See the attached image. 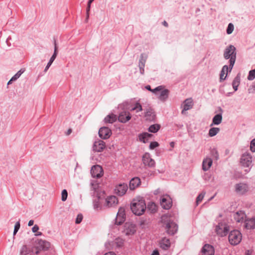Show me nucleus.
Segmentation results:
<instances>
[{
	"mask_svg": "<svg viewBox=\"0 0 255 255\" xmlns=\"http://www.w3.org/2000/svg\"><path fill=\"white\" fill-rule=\"evenodd\" d=\"M135 225L131 223H126L125 225L124 233L127 236L133 235L136 232Z\"/></svg>",
	"mask_w": 255,
	"mask_h": 255,
	"instance_id": "nucleus-7",
	"label": "nucleus"
},
{
	"mask_svg": "<svg viewBox=\"0 0 255 255\" xmlns=\"http://www.w3.org/2000/svg\"><path fill=\"white\" fill-rule=\"evenodd\" d=\"M236 59V56H232L230 58V68L231 70L232 69Z\"/></svg>",
	"mask_w": 255,
	"mask_h": 255,
	"instance_id": "nucleus-44",
	"label": "nucleus"
},
{
	"mask_svg": "<svg viewBox=\"0 0 255 255\" xmlns=\"http://www.w3.org/2000/svg\"><path fill=\"white\" fill-rule=\"evenodd\" d=\"M34 253L33 246L23 245L20 250V255H32Z\"/></svg>",
	"mask_w": 255,
	"mask_h": 255,
	"instance_id": "nucleus-10",
	"label": "nucleus"
},
{
	"mask_svg": "<svg viewBox=\"0 0 255 255\" xmlns=\"http://www.w3.org/2000/svg\"><path fill=\"white\" fill-rule=\"evenodd\" d=\"M145 88L147 90H149V91H151V92H153L154 93H156V92L157 91H160V90H161L162 89V86H159L156 87V88H155L154 89H151L150 86L149 85H147V86H146L145 87Z\"/></svg>",
	"mask_w": 255,
	"mask_h": 255,
	"instance_id": "nucleus-37",
	"label": "nucleus"
},
{
	"mask_svg": "<svg viewBox=\"0 0 255 255\" xmlns=\"http://www.w3.org/2000/svg\"><path fill=\"white\" fill-rule=\"evenodd\" d=\"M166 229L169 234L174 235L177 232L178 228L175 223L169 222L166 224Z\"/></svg>",
	"mask_w": 255,
	"mask_h": 255,
	"instance_id": "nucleus-18",
	"label": "nucleus"
},
{
	"mask_svg": "<svg viewBox=\"0 0 255 255\" xmlns=\"http://www.w3.org/2000/svg\"><path fill=\"white\" fill-rule=\"evenodd\" d=\"M152 136V134L147 132H144L139 135V140L144 143L146 142L149 138Z\"/></svg>",
	"mask_w": 255,
	"mask_h": 255,
	"instance_id": "nucleus-27",
	"label": "nucleus"
},
{
	"mask_svg": "<svg viewBox=\"0 0 255 255\" xmlns=\"http://www.w3.org/2000/svg\"><path fill=\"white\" fill-rule=\"evenodd\" d=\"M214 248L209 244L205 245L201 250L202 255H214Z\"/></svg>",
	"mask_w": 255,
	"mask_h": 255,
	"instance_id": "nucleus-17",
	"label": "nucleus"
},
{
	"mask_svg": "<svg viewBox=\"0 0 255 255\" xmlns=\"http://www.w3.org/2000/svg\"><path fill=\"white\" fill-rule=\"evenodd\" d=\"M94 0H89V3H91Z\"/></svg>",
	"mask_w": 255,
	"mask_h": 255,
	"instance_id": "nucleus-63",
	"label": "nucleus"
},
{
	"mask_svg": "<svg viewBox=\"0 0 255 255\" xmlns=\"http://www.w3.org/2000/svg\"><path fill=\"white\" fill-rule=\"evenodd\" d=\"M39 230V227L37 225H35L32 228V231L33 233H36Z\"/></svg>",
	"mask_w": 255,
	"mask_h": 255,
	"instance_id": "nucleus-52",
	"label": "nucleus"
},
{
	"mask_svg": "<svg viewBox=\"0 0 255 255\" xmlns=\"http://www.w3.org/2000/svg\"><path fill=\"white\" fill-rule=\"evenodd\" d=\"M159 146V144L156 141H153L151 142L149 145V148L151 149H153L156 147H158Z\"/></svg>",
	"mask_w": 255,
	"mask_h": 255,
	"instance_id": "nucleus-46",
	"label": "nucleus"
},
{
	"mask_svg": "<svg viewBox=\"0 0 255 255\" xmlns=\"http://www.w3.org/2000/svg\"><path fill=\"white\" fill-rule=\"evenodd\" d=\"M72 132V129H69L67 132V133H66V135H69Z\"/></svg>",
	"mask_w": 255,
	"mask_h": 255,
	"instance_id": "nucleus-57",
	"label": "nucleus"
},
{
	"mask_svg": "<svg viewBox=\"0 0 255 255\" xmlns=\"http://www.w3.org/2000/svg\"><path fill=\"white\" fill-rule=\"evenodd\" d=\"M104 255H116V254L113 252H110L106 253Z\"/></svg>",
	"mask_w": 255,
	"mask_h": 255,
	"instance_id": "nucleus-56",
	"label": "nucleus"
},
{
	"mask_svg": "<svg viewBox=\"0 0 255 255\" xmlns=\"http://www.w3.org/2000/svg\"><path fill=\"white\" fill-rule=\"evenodd\" d=\"M222 120V116L221 114H217L214 116L213 119V124L214 125H219Z\"/></svg>",
	"mask_w": 255,
	"mask_h": 255,
	"instance_id": "nucleus-34",
	"label": "nucleus"
},
{
	"mask_svg": "<svg viewBox=\"0 0 255 255\" xmlns=\"http://www.w3.org/2000/svg\"><path fill=\"white\" fill-rule=\"evenodd\" d=\"M91 4V3H90L89 1H88V6H87V19H88V17H89V11H90V10Z\"/></svg>",
	"mask_w": 255,
	"mask_h": 255,
	"instance_id": "nucleus-51",
	"label": "nucleus"
},
{
	"mask_svg": "<svg viewBox=\"0 0 255 255\" xmlns=\"http://www.w3.org/2000/svg\"><path fill=\"white\" fill-rule=\"evenodd\" d=\"M160 204L163 208L169 209L171 207V199L168 196H163L160 200Z\"/></svg>",
	"mask_w": 255,
	"mask_h": 255,
	"instance_id": "nucleus-19",
	"label": "nucleus"
},
{
	"mask_svg": "<svg viewBox=\"0 0 255 255\" xmlns=\"http://www.w3.org/2000/svg\"><path fill=\"white\" fill-rule=\"evenodd\" d=\"M20 226V225L19 222L18 221V222H16V223L15 225L14 229V231H13V235H14L16 234V233L17 232V231L19 229Z\"/></svg>",
	"mask_w": 255,
	"mask_h": 255,
	"instance_id": "nucleus-48",
	"label": "nucleus"
},
{
	"mask_svg": "<svg viewBox=\"0 0 255 255\" xmlns=\"http://www.w3.org/2000/svg\"><path fill=\"white\" fill-rule=\"evenodd\" d=\"M54 45H55L54 52L53 54H56V56H57V47L56 46V41H55V42H54Z\"/></svg>",
	"mask_w": 255,
	"mask_h": 255,
	"instance_id": "nucleus-53",
	"label": "nucleus"
},
{
	"mask_svg": "<svg viewBox=\"0 0 255 255\" xmlns=\"http://www.w3.org/2000/svg\"><path fill=\"white\" fill-rule=\"evenodd\" d=\"M240 162L245 167H249L252 163V157L248 153L243 154L241 157Z\"/></svg>",
	"mask_w": 255,
	"mask_h": 255,
	"instance_id": "nucleus-13",
	"label": "nucleus"
},
{
	"mask_svg": "<svg viewBox=\"0 0 255 255\" xmlns=\"http://www.w3.org/2000/svg\"><path fill=\"white\" fill-rule=\"evenodd\" d=\"M23 72L24 70H23L22 69H20L12 77V80H16L20 76V75L23 73Z\"/></svg>",
	"mask_w": 255,
	"mask_h": 255,
	"instance_id": "nucleus-42",
	"label": "nucleus"
},
{
	"mask_svg": "<svg viewBox=\"0 0 255 255\" xmlns=\"http://www.w3.org/2000/svg\"><path fill=\"white\" fill-rule=\"evenodd\" d=\"M228 240L232 245H237L242 240V235L239 230H234L229 233Z\"/></svg>",
	"mask_w": 255,
	"mask_h": 255,
	"instance_id": "nucleus-3",
	"label": "nucleus"
},
{
	"mask_svg": "<svg viewBox=\"0 0 255 255\" xmlns=\"http://www.w3.org/2000/svg\"><path fill=\"white\" fill-rule=\"evenodd\" d=\"M250 148L253 152H255V139L251 141Z\"/></svg>",
	"mask_w": 255,
	"mask_h": 255,
	"instance_id": "nucleus-50",
	"label": "nucleus"
},
{
	"mask_svg": "<svg viewBox=\"0 0 255 255\" xmlns=\"http://www.w3.org/2000/svg\"><path fill=\"white\" fill-rule=\"evenodd\" d=\"M160 247L164 250H167L170 245V241L166 238L163 239L160 243Z\"/></svg>",
	"mask_w": 255,
	"mask_h": 255,
	"instance_id": "nucleus-28",
	"label": "nucleus"
},
{
	"mask_svg": "<svg viewBox=\"0 0 255 255\" xmlns=\"http://www.w3.org/2000/svg\"><path fill=\"white\" fill-rule=\"evenodd\" d=\"M56 57V54H53L45 68V70H47L49 68V67L51 66V65L52 64V62L54 61Z\"/></svg>",
	"mask_w": 255,
	"mask_h": 255,
	"instance_id": "nucleus-41",
	"label": "nucleus"
},
{
	"mask_svg": "<svg viewBox=\"0 0 255 255\" xmlns=\"http://www.w3.org/2000/svg\"><path fill=\"white\" fill-rule=\"evenodd\" d=\"M82 219H83V216H82V214H78L77 217V218H76L75 223L76 224H80L82 222Z\"/></svg>",
	"mask_w": 255,
	"mask_h": 255,
	"instance_id": "nucleus-49",
	"label": "nucleus"
},
{
	"mask_svg": "<svg viewBox=\"0 0 255 255\" xmlns=\"http://www.w3.org/2000/svg\"><path fill=\"white\" fill-rule=\"evenodd\" d=\"M205 195V192H202L200 193L196 199V204L198 205L203 199L204 196Z\"/></svg>",
	"mask_w": 255,
	"mask_h": 255,
	"instance_id": "nucleus-39",
	"label": "nucleus"
},
{
	"mask_svg": "<svg viewBox=\"0 0 255 255\" xmlns=\"http://www.w3.org/2000/svg\"><path fill=\"white\" fill-rule=\"evenodd\" d=\"M212 165V160L210 158H206L203 160L202 163V168L204 171H207L211 167Z\"/></svg>",
	"mask_w": 255,
	"mask_h": 255,
	"instance_id": "nucleus-26",
	"label": "nucleus"
},
{
	"mask_svg": "<svg viewBox=\"0 0 255 255\" xmlns=\"http://www.w3.org/2000/svg\"><path fill=\"white\" fill-rule=\"evenodd\" d=\"M193 106V100L191 98H189L185 100L184 102V108L182 111V113L183 114L184 111L190 110L192 108Z\"/></svg>",
	"mask_w": 255,
	"mask_h": 255,
	"instance_id": "nucleus-24",
	"label": "nucleus"
},
{
	"mask_svg": "<svg viewBox=\"0 0 255 255\" xmlns=\"http://www.w3.org/2000/svg\"><path fill=\"white\" fill-rule=\"evenodd\" d=\"M142 224H143V222H141V223H140V225H142Z\"/></svg>",
	"mask_w": 255,
	"mask_h": 255,
	"instance_id": "nucleus-64",
	"label": "nucleus"
},
{
	"mask_svg": "<svg viewBox=\"0 0 255 255\" xmlns=\"http://www.w3.org/2000/svg\"><path fill=\"white\" fill-rule=\"evenodd\" d=\"M126 215L124 208L121 207L119 209L117 217L115 220V224L120 225L123 223L125 221Z\"/></svg>",
	"mask_w": 255,
	"mask_h": 255,
	"instance_id": "nucleus-8",
	"label": "nucleus"
},
{
	"mask_svg": "<svg viewBox=\"0 0 255 255\" xmlns=\"http://www.w3.org/2000/svg\"><path fill=\"white\" fill-rule=\"evenodd\" d=\"M67 196H68V193H67V191H66V189H64L62 191V196H61V200L63 201H65L67 198Z\"/></svg>",
	"mask_w": 255,
	"mask_h": 255,
	"instance_id": "nucleus-45",
	"label": "nucleus"
},
{
	"mask_svg": "<svg viewBox=\"0 0 255 255\" xmlns=\"http://www.w3.org/2000/svg\"><path fill=\"white\" fill-rule=\"evenodd\" d=\"M229 230V226L226 224L223 223H219L215 228L216 233L221 237L226 236Z\"/></svg>",
	"mask_w": 255,
	"mask_h": 255,
	"instance_id": "nucleus-4",
	"label": "nucleus"
},
{
	"mask_svg": "<svg viewBox=\"0 0 255 255\" xmlns=\"http://www.w3.org/2000/svg\"><path fill=\"white\" fill-rule=\"evenodd\" d=\"M163 24L165 26H166V27L168 26V23H167V22H166V21H164L163 22Z\"/></svg>",
	"mask_w": 255,
	"mask_h": 255,
	"instance_id": "nucleus-58",
	"label": "nucleus"
},
{
	"mask_svg": "<svg viewBox=\"0 0 255 255\" xmlns=\"http://www.w3.org/2000/svg\"><path fill=\"white\" fill-rule=\"evenodd\" d=\"M41 235H42V233L41 232H37L36 234H35L36 236H40Z\"/></svg>",
	"mask_w": 255,
	"mask_h": 255,
	"instance_id": "nucleus-60",
	"label": "nucleus"
},
{
	"mask_svg": "<svg viewBox=\"0 0 255 255\" xmlns=\"http://www.w3.org/2000/svg\"><path fill=\"white\" fill-rule=\"evenodd\" d=\"M147 210L151 213H154L157 211V207L156 205L153 202L149 203L147 205Z\"/></svg>",
	"mask_w": 255,
	"mask_h": 255,
	"instance_id": "nucleus-31",
	"label": "nucleus"
},
{
	"mask_svg": "<svg viewBox=\"0 0 255 255\" xmlns=\"http://www.w3.org/2000/svg\"><path fill=\"white\" fill-rule=\"evenodd\" d=\"M131 119V115L129 112H121L119 117L118 120L122 123H126Z\"/></svg>",
	"mask_w": 255,
	"mask_h": 255,
	"instance_id": "nucleus-20",
	"label": "nucleus"
},
{
	"mask_svg": "<svg viewBox=\"0 0 255 255\" xmlns=\"http://www.w3.org/2000/svg\"><path fill=\"white\" fill-rule=\"evenodd\" d=\"M160 91H161V93L159 98L161 100H165L168 97L169 91L167 89L163 90V87H162V89Z\"/></svg>",
	"mask_w": 255,
	"mask_h": 255,
	"instance_id": "nucleus-32",
	"label": "nucleus"
},
{
	"mask_svg": "<svg viewBox=\"0 0 255 255\" xmlns=\"http://www.w3.org/2000/svg\"><path fill=\"white\" fill-rule=\"evenodd\" d=\"M235 191L239 194H244L248 191L249 187L246 184L240 183L237 184L235 186Z\"/></svg>",
	"mask_w": 255,
	"mask_h": 255,
	"instance_id": "nucleus-12",
	"label": "nucleus"
},
{
	"mask_svg": "<svg viewBox=\"0 0 255 255\" xmlns=\"http://www.w3.org/2000/svg\"><path fill=\"white\" fill-rule=\"evenodd\" d=\"M245 227L247 229L255 228V218L245 220Z\"/></svg>",
	"mask_w": 255,
	"mask_h": 255,
	"instance_id": "nucleus-23",
	"label": "nucleus"
},
{
	"mask_svg": "<svg viewBox=\"0 0 255 255\" xmlns=\"http://www.w3.org/2000/svg\"><path fill=\"white\" fill-rule=\"evenodd\" d=\"M115 244L118 248L123 247L124 244V240L121 238H117L115 240Z\"/></svg>",
	"mask_w": 255,
	"mask_h": 255,
	"instance_id": "nucleus-36",
	"label": "nucleus"
},
{
	"mask_svg": "<svg viewBox=\"0 0 255 255\" xmlns=\"http://www.w3.org/2000/svg\"><path fill=\"white\" fill-rule=\"evenodd\" d=\"M151 255H159V253L158 251L155 250L153 252Z\"/></svg>",
	"mask_w": 255,
	"mask_h": 255,
	"instance_id": "nucleus-54",
	"label": "nucleus"
},
{
	"mask_svg": "<svg viewBox=\"0 0 255 255\" xmlns=\"http://www.w3.org/2000/svg\"><path fill=\"white\" fill-rule=\"evenodd\" d=\"M142 110L141 105L138 103H136L134 107L131 109V111H136V112L141 111Z\"/></svg>",
	"mask_w": 255,
	"mask_h": 255,
	"instance_id": "nucleus-38",
	"label": "nucleus"
},
{
	"mask_svg": "<svg viewBox=\"0 0 255 255\" xmlns=\"http://www.w3.org/2000/svg\"><path fill=\"white\" fill-rule=\"evenodd\" d=\"M142 162L143 164L146 167L149 168L154 167L155 166V162L151 157L149 153H145L142 157Z\"/></svg>",
	"mask_w": 255,
	"mask_h": 255,
	"instance_id": "nucleus-5",
	"label": "nucleus"
},
{
	"mask_svg": "<svg viewBox=\"0 0 255 255\" xmlns=\"http://www.w3.org/2000/svg\"><path fill=\"white\" fill-rule=\"evenodd\" d=\"M128 187L126 184H120L116 187L115 189V193L119 196H123L125 195L127 190Z\"/></svg>",
	"mask_w": 255,
	"mask_h": 255,
	"instance_id": "nucleus-16",
	"label": "nucleus"
},
{
	"mask_svg": "<svg viewBox=\"0 0 255 255\" xmlns=\"http://www.w3.org/2000/svg\"><path fill=\"white\" fill-rule=\"evenodd\" d=\"M118 203V199L115 196H110L106 198L104 206L107 208L115 207Z\"/></svg>",
	"mask_w": 255,
	"mask_h": 255,
	"instance_id": "nucleus-6",
	"label": "nucleus"
},
{
	"mask_svg": "<svg viewBox=\"0 0 255 255\" xmlns=\"http://www.w3.org/2000/svg\"><path fill=\"white\" fill-rule=\"evenodd\" d=\"M239 84H240V78L239 77H236L233 82V86H239Z\"/></svg>",
	"mask_w": 255,
	"mask_h": 255,
	"instance_id": "nucleus-47",
	"label": "nucleus"
},
{
	"mask_svg": "<svg viewBox=\"0 0 255 255\" xmlns=\"http://www.w3.org/2000/svg\"><path fill=\"white\" fill-rule=\"evenodd\" d=\"M33 224H34L33 220H30L29 221V222L28 223V226H32L33 225Z\"/></svg>",
	"mask_w": 255,
	"mask_h": 255,
	"instance_id": "nucleus-55",
	"label": "nucleus"
},
{
	"mask_svg": "<svg viewBox=\"0 0 255 255\" xmlns=\"http://www.w3.org/2000/svg\"><path fill=\"white\" fill-rule=\"evenodd\" d=\"M33 246L36 255H38L41 251H47L50 248V243L41 239L35 240Z\"/></svg>",
	"mask_w": 255,
	"mask_h": 255,
	"instance_id": "nucleus-2",
	"label": "nucleus"
},
{
	"mask_svg": "<svg viewBox=\"0 0 255 255\" xmlns=\"http://www.w3.org/2000/svg\"><path fill=\"white\" fill-rule=\"evenodd\" d=\"M246 218L245 213L242 211H238L234 214V218L237 222H243Z\"/></svg>",
	"mask_w": 255,
	"mask_h": 255,
	"instance_id": "nucleus-21",
	"label": "nucleus"
},
{
	"mask_svg": "<svg viewBox=\"0 0 255 255\" xmlns=\"http://www.w3.org/2000/svg\"><path fill=\"white\" fill-rule=\"evenodd\" d=\"M160 125L159 124H154L150 126L148 128V131L150 132L155 133L160 128Z\"/></svg>",
	"mask_w": 255,
	"mask_h": 255,
	"instance_id": "nucleus-33",
	"label": "nucleus"
},
{
	"mask_svg": "<svg viewBox=\"0 0 255 255\" xmlns=\"http://www.w3.org/2000/svg\"><path fill=\"white\" fill-rule=\"evenodd\" d=\"M228 67L227 65H225L223 67V68L221 70V73H220V80H224L226 78V76L228 73Z\"/></svg>",
	"mask_w": 255,
	"mask_h": 255,
	"instance_id": "nucleus-30",
	"label": "nucleus"
},
{
	"mask_svg": "<svg viewBox=\"0 0 255 255\" xmlns=\"http://www.w3.org/2000/svg\"><path fill=\"white\" fill-rule=\"evenodd\" d=\"M14 80H12V78L8 82L7 84H10L12 81H13Z\"/></svg>",
	"mask_w": 255,
	"mask_h": 255,
	"instance_id": "nucleus-62",
	"label": "nucleus"
},
{
	"mask_svg": "<svg viewBox=\"0 0 255 255\" xmlns=\"http://www.w3.org/2000/svg\"><path fill=\"white\" fill-rule=\"evenodd\" d=\"M106 147L105 142L102 140L96 141L93 145V150L96 152H102Z\"/></svg>",
	"mask_w": 255,
	"mask_h": 255,
	"instance_id": "nucleus-15",
	"label": "nucleus"
},
{
	"mask_svg": "<svg viewBox=\"0 0 255 255\" xmlns=\"http://www.w3.org/2000/svg\"><path fill=\"white\" fill-rule=\"evenodd\" d=\"M117 119V116L114 114H110L105 118V122L106 123L112 124Z\"/></svg>",
	"mask_w": 255,
	"mask_h": 255,
	"instance_id": "nucleus-29",
	"label": "nucleus"
},
{
	"mask_svg": "<svg viewBox=\"0 0 255 255\" xmlns=\"http://www.w3.org/2000/svg\"><path fill=\"white\" fill-rule=\"evenodd\" d=\"M145 117L146 120L151 121L155 120L156 116L153 110L149 108L147 110L145 114Z\"/></svg>",
	"mask_w": 255,
	"mask_h": 255,
	"instance_id": "nucleus-25",
	"label": "nucleus"
},
{
	"mask_svg": "<svg viewBox=\"0 0 255 255\" xmlns=\"http://www.w3.org/2000/svg\"><path fill=\"white\" fill-rule=\"evenodd\" d=\"M238 87V86H233V87L234 89L235 90V91H237V90Z\"/></svg>",
	"mask_w": 255,
	"mask_h": 255,
	"instance_id": "nucleus-61",
	"label": "nucleus"
},
{
	"mask_svg": "<svg viewBox=\"0 0 255 255\" xmlns=\"http://www.w3.org/2000/svg\"><path fill=\"white\" fill-rule=\"evenodd\" d=\"M130 208L132 213L137 216L142 215L146 209V205L143 198L138 197L132 200Z\"/></svg>",
	"mask_w": 255,
	"mask_h": 255,
	"instance_id": "nucleus-1",
	"label": "nucleus"
},
{
	"mask_svg": "<svg viewBox=\"0 0 255 255\" xmlns=\"http://www.w3.org/2000/svg\"><path fill=\"white\" fill-rule=\"evenodd\" d=\"M111 134V130L107 127L101 128L99 131V136L103 139L109 138Z\"/></svg>",
	"mask_w": 255,
	"mask_h": 255,
	"instance_id": "nucleus-14",
	"label": "nucleus"
},
{
	"mask_svg": "<svg viewBox=\"0 0 255 255\" xmlns=\"http://www.w3.org/2000/svg\"><path fill=\"white\" fill-rule=\"evenodd\" d=\"M91 173L93 177L100 178L103 175V168L99 165H94L91 168Z\"/></svg>",
	"mask_w": 255,
	"mask_h": 255,
	"instance_id": "nucleus-9",
	"label": "nucleus"
},
{
	"mask_svg": "<svg viewBox=\"0 0 255 255\" xmlns=\"http://www.w3.org/2000/svg\"><path fill=\"white\" fill-rule=\"evenodd\" d=\"M233 56H236V48L233 45H230L225 49L224 57L225 59H228Z\"/></svg>",
	"mask_w": 255,
	"mask_h": 255,
	"instance_id": "nucleus-11",
	"label": "nucleus"
},
{
	"mask_svg": "<svg viewBox=\"0 0 255 255\" xmlns=\"http://www.w3.org/2000/svg\"><path fill=\"white\" fill-rule=\"evenodd\" d=\"M255 78V69L250 71L248 79L253 80Z\"/></svg>",
	"mask_w": 255,
	"mask_h": 255,
	"instance_id": "nucleus-40",
	"label": "nucleus"
},
{
	"mask_svg": "<svg viewBox=\"0 0 255 255\" xmlns=\"http://www.w3.org/2000/svg\"><path fill=\"white\" fill-rule=\"evenodd\" d=\"M220 131V129L218 128H212L210 129L209 131V135L210 136L212 137L216 135Z\"/></svg>",
	"mask_w": 255,
	"mask_h": 255,
	"instance_id": "nucleus-35",
	"label": "nucleus"
},
{
	"mask_svg": "<svg viewBox=\"0 0 255 255\" xmlns=\"http://www.w3.org/2000/svg\"><path fill=\"white\" fill-rule=\"evenodd\" d=\"M170 145L172 147H173L174 146V143L173 142H170Z\"/></svg>",
	"mask_w": 255,
	"mask_h": 255,
	"instance_id": "nucleus-59",
	"label": "nucleus"
},
{
	"mask_svg": "<svg viewBox=\"0 0 255 255\" xmlns=\"http://www.w3.org/2000/svg\"><path fill=\"white\" fill-rule=\"evenodd\" d=\"M140 184V179L138 177L133 178L129 182L130 190H134Z\"/></svg>",
	"mask_w": 255,
	"mask_h": 255,
	"instance_id": "nucleus-22",
	"label": "nucleus"
},
{
	"mask_svg": "<svg viewBox=\"0 0 255 255\" xmlns=\"http://www.w3.org/2000/svg\"><path fill=\"white\" fill-rule=\"evenodd\" d=\"M234 25L231 23H229L227 29V33L228 34H231L234 30Z\"/></svg>",
	"mask_w": 255,
	"mask_h": 255,
	"instance_id": "nucleus-43",
	"label": "nucleus"
}]
</instances>
